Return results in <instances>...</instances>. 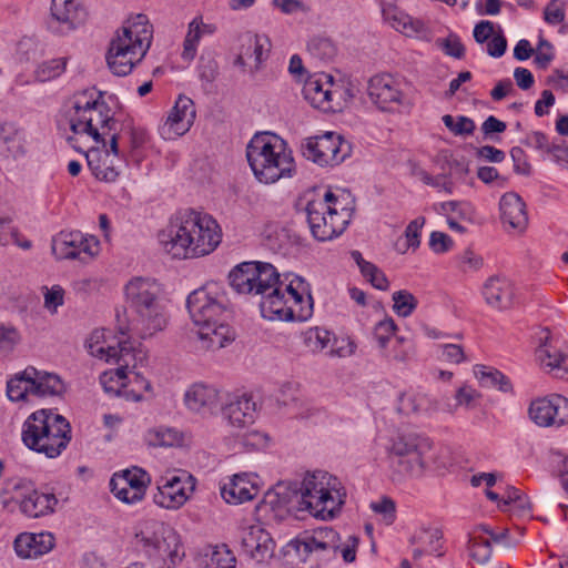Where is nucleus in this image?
<instances>
[{"mask_svg": "<svg viewBox=\"0 0 568 568\" xmlns=\"http://www.w3.org/2000/svg\"><path fill=\"white\" fill-rule=\"evenodd\" d=\"M221 229L209 214L185 210L176 213L159 235L163 250L175 258L210 254L221 243Z\"/></svg>", "mask_w": 568, "mask_h": 568, "instance_id": "f257e3e1", "label": "nucleus"}, {"mask_svg": "<svg viewBox=\"0 0 568 568\" xmlns=\"http://www.w3.org/2000/svg\"><path fill=\"white\" fill-rule=\"evenodd\" d=\"M226 293L216 282L194 290L186 298V308L199 327L197 336L205 349H220L235 339L234 329L225 322Z\"/></svg>", "mask_w": 568, "mask_h": 568, "instance_id": "f03ea898", "label": "nucleus"}, {"mask_svg": "<svg viewBox=\"0 0 568 568\" xmlns=\"http://www.w3.org/2000/svg\"><path fill=\"white\" fill-rule=\"evenodd\" d=\"M387 465L397 479L420 477L427 470L446 467L438 450L429 438L416 434H397L386 448Z\"/></svg>", "mask_w": 568, "mask_h": 568, "instance_id": "7ed1b4c3", "label": "nucleus"}, {"mask_svg": "<svg viewBox=\"0 0 568 568\" xmlns=\"http://www.w3.org/2000/svg\"><path fill=\"white\" fill-rule=\"evenodd\" d=\"M126 303L135 314L129 322L128 332L141 338L153 336L166 325L161 302V286L152 278H132L124 288Z\"/></svg>", "mask_w": 568, "mask_h": 568, "instance_id": "20e7f679", "label": "nucleus"}, {"mask_svg": "<svg viewBox=\"0 0 568 568\" xmlns=\"http://www.w3.org/2000/svg\"><path fill=\"white\" fill-rule=\"evenodd\" d=\"M104 338L105 331L95 329L87 339V347L91 355L116 365V368L100 375L103 390H121L128 386L129 369L142 364L146 358V353L141 347H135L131 341H119L115 345H104Z\"/></svg>", "mask_w": 568, "mask_h": 568, "instance_id": "39448f33", "label": "nucleus"}, {"mask_svg": "<svg viewBox=\"0 0 568 568\" xmlns=\"http://www.w3.org/2000/svg\"><path fill=\"white\" fill-rule=\"evenodd\" d=\"M21 438L29 449L48 458H57L71 442V426L62 415L40 409L23 423Z\"/></svg>", "mask_w": 568, "mask_h": 568, "instance_id": "423d86ee", "label": "nucleus"}, {"mask_svg": "<svg viewBox=\"0 0 568 568\" xmlns=\"http://www.w3.org/2000/svg\"><path fill=\"white\" fill-rule=\"evenodd\" d=\"M247 162L255 178L271 184L282 178H291L295 170L291 152L284 140L275 134H255L246 146Z\"/></svg>", "mask_w": 568, "mask_h": 568, "instance_id": "0eeeda50", "label": "nucleus"}, {"mask_svg": "<svg viewBox=\"0 0 568 568\" xmlns=\"http://www.w3.org/2000/svg\"><path fill=\"white\" fill-rule=\"evenodd\" d=\"M64 118L73 134H87L102 146H105V135L116 131L120 124L109 105L101 99V93L94 98L93 92L89 91L75 95Z\"/></svg>", "mask_w": 568, "mask_h": 568, "instance_id": "6e6552de", "label": "nucleus"}, {"mask_svg": "<svg viewBox=\"0 0 568 568\" xmlns=\"http://www.w3.org/2000/svg\"><path fill=\"white\" fill-rule=\"evenodd\" d=\"M152 41V26L146 16L138 14L129 19L122 32L111 41L106 62L115 75L129 74L133 67L146 54Z\"/></svg>", "mask_w": 568, "mask_h": 568, "instance_id": "1a4fd4ad", "label": "nucleus"}, {"mask_svg": "<svg viewBox=\"0 0 568 568\" xmlns=\"http://www.w3.org/2000/svg\"><path fill=\"white\" fill-rule=\"evenodd\" d=\"M261 314L270 321H307L313 314V300L305 281L295 276L288 284L278 282L262 296Z\"/></svg>", "mask_w": 568, "mask_h": 568, "instance_id": "9d476101", "label": "nucleus"}, {"mask_svg": "<svg viewBox=\"0 0 568 568\" xmlns=\"http://www.w3.org/2000/svg\"><path fill=\"white\" fill-rule=\"evenodd\" d=\"M346 491L341 480L326 473L307 474L301 487V510H307L315 518L333 519L345 503Z\"/></svg>", "mask_w": 568, "mask_h": 568, "instance_id": "9b49d317", "label": "nucleus"}, {"mask_svg": "<svg viewBox=\"0 0 568 568\" xmlns=\"http://www.w3.org/2000/svg\"><path fill=\"white\" fill-rule=\"evenodd\" d=\"M135 538L140 550L156 568H173L184 556L179 535L162 521L144 520Z\"/></svg>", "mask_w": 568, "mask_h": 568, "instance_id": "f8f14e48", "label": "nucleus"}, {"mask_svg": "<svg viewBox=\"0 0 568 568\" xmlns=\"http://www.w3.org/2000/svg\"><path fill=\"white\" fill-rule=\"evenodd\" d=\"M305 212L313 236L321 242L341 235L353 214L351 209L339 207L338 197L332 191H326L322 199L310 200Z\"/></svg>", "mask_w": 568, "mask_h": 568, "instance_id": "ddd939ff", "label": "nucleus"}, {"mask_svg": "<svg viewBox=\"0 0 568 568\" xmlns=\"http://www.w3.org/2000/svg\"><path fill=\"white\" fill-rule=\"evenodd\" d=\"M196 479L186 470H168L156 479L153 501L164 509H179L195 490Z\"/></svg>", "mask_w": 568, "mask_h": 568, "instance_id": "4468645a", "label": "nucleus"}, {"mask_svg": "<svg viewBox=\"0 0 568 568\" xmlns=\"http://www.w3.org/2000/svg\"><path fill=\"white\" fill-rule=\"evenodd\" d=\"M371 102L383 112H408L413 102L403 90V83L390 74L371 78L367 85Z\"/></svg>", "mask_w": 568, "mask_h": 568, "instance_id": "2eb2a0df", "label": "nucleus"}, {"mask_svg": "<svg viewBox=\"0 0 568 568\" xmlns=\"http://www.w3.org/2000/svg\"><path fill=\"white\" fill-rule=\"evenodd\" d=\"M306 160L321 166H335L351 155V144L335 132H326L320 136L307 138L301 145Z\"/></svg>", "mask_w": 568, "mask_h": 568, "instance_id": "dca6fc26", "label": "nucleus"}, {"mask_svg": "<svg viewBox=\"0 0 568 568\" xmlns=\"http://www.w3.org/2000/svg\"><path fill=\"white\" fill-rule=\"evenodd\" d=\"M338 541V534L333 528L324 527L296 539L294 546L302 561L320 566L336 555Z\"/></svg>", "mask_w": 568, "mask_h": 568, "instance_id": "f3484780", "label": "nucleus"}, {"mask_svg": "<svg viewBox=\"0 0 568 568\" xmlns=\"http://www.w3.org/2000/svg\"><path fill=\"white\" fill-rule=\"evenodd\" d=\"M150 483V475L144 469L132 467L113 474L110 488L119 500L132 505L143 499Z\"/></svg>", "mask_w": 568, "mask_h": 568, "instance_id": "a211bd4d", "label": "nucleus"}, {"mask_svg": "<svg viewBox=\"0 0 568 568\" xmlns=\"http://www.w3.org/2000/svg\"><path fill=\"white\" fill-rule=\"evenodd\" d=\"M528 412L530 419L538 426H560L568 422V399L551 393L532 400Z\"/></svg>", "mask_w": 568, "mask_h": 568, "instance_id": "6ab92c4d", "label": "nucleus"}, {"mask_svg": "<svg viewBox=\"0 0 568 568\" xmlns=\"http://www.w3.org/2000/svg\"><path fill=\"white\" fill-rule=\"evenodd\" d=\"M22 384H26L23 390H64L68 387L58 374L38 371L33 366H28L8 379L6 390H21Z\"/></svg>", "mask_w": 568, "mask_h": 568, "instance_id": "aec40b11", "label": "nucleus"}, {"mask_svg": "<svg viewBox=\"0 0 568 568\" xmlns=\"http://www.w3.org/2000/svg\"><path fill=\"white\" fill-rule=\"evenodd\" d=\"M98 250L94 237H85L79 231H62L52 240V252L57 258H78L82 254L92 257Z\"/></svg>", "mask_w": 568, "mask_h": 568, "instance_id": "412c9836", "label": "nucleus"}, {"mask_svg": "<svg viewBox=\"0 0 568 568\" xmlns=\"http://www.w3.org/2000/svg\"><path fill=\"white\" fill-rule=\"evenodd\" d=\"M87 11L77 0H52L48 28L52 32L65 33L84 22Z\"/></svg>", "mask_w": 568, "mask_h": 568, "instance_id": "4be33fe9", "label": "nucleus"}, {"mask_svg": "<svg viewBox=\"0 0 568 568\" xmlns=\"http://www.w3.org/2000/svg\"><path fill=\"white\" fill-rule=\"evenodd\" d=\"M222 498L232 505L254 499L260 493L258 476L255 474H234L220 485Z\"/></svg>", "mask_w": 568, "mask_h": 568, "instance_id": "5701e85b", "label": "nucleus"}, {"mask_svg": "<svg viewBox=\"0 0 568 568\" xmlns=\"http://www.w3.org/2000/svg\"><path fill=\"white\" fill-rule=\"evenodd\" d=\"M195 115L193 101L185 95H180L161 128L162 136L172 140L185 134L192 126Z\"/></svg>", "mask_w": 568, "mask_h": 568, "instance_id": "b1692460", "label": "nucleus"}, {"mask_svg": "<svg viewBox=\"0 0 568 568\" xmlns=\"http://www.w3.org/2000/svg\"><path fill=\"white\" fill-rule=\"evenodd\" d=\"M241 539L243 551L257 562L273 557L275 542L262 526L252 525L244 528Z\"/></svg>", "mask_w": 568, "mask_h": 568, "instance_id": "393cba45", "label": "nucleus"}, {"mask_svg": "<svg viewBox=\"0 0 568 568\" xmlns=\"http://www.w3.org/2000/svg\"><path fill=\"white\" fill-rule=\"evenodd\" d=\"M499 212L501 223L507 230L523 233L527 229L526 204L516 192H507L500 197Z\"/></svg>", "mask_w": 568, "mask_h": 568, "instance_id": "a878e982", "label": "nucleus"}, {"mask_svg": "<svg viewBox=\"0 0 568 568\" xmlns=\"http://www.w3.org/2000/svg\"><path fill=\"white\" fill-rule=\"evenodd\" d=\"M227 403L222 406L224 417L235 427H245L251 425L255 418L256 403L248 393H232Z\"/></svg>", "mask_w": 568, "mask_h": 568, "instance_id": "bb28decb", "label": "nucleus"}, {"mask_svg": "<svg viewBox=\"0 0 568 568\" xmlns=\"http://www.w3.org/2000/svg\"><path fill=\"white\" fill-rule=\"evenodd\" d=\"M55 538L49 531L22 532L13 542L16 554L23 559L37 558L52 550Z\"/></svg>", "mask_w": 568, "mask_h": 568, "instance_id": "cd10ccee", "label": "nucleus"}, {"mask_svg": "<svg viewBox=\"0 0 568 568\" xmlns=\"http://www.w3.org/2000/svg\"><path fill=\"white\" fill-rule=\"evenodd\" d=\"M443 532L437 527L422 526L416 529L410 537L413 548V558L418 559L424 555L443 556Z\"/></svg>", "mask_w": 568, "mask_h": 568, "instance_id": "c85d7f7f", "label": "nucleus"}, {"mask_svg": "<svg viewBox=\"0 0 568 568\" xmlns=\"http://www.w3.org/2000/svg\"><path fill=\"white\" fill-rule=\"evenodd\" d=\"M92 174L100 181L114 182L121 171V163L110 158V152L90 149L84 153Z\"/></svg>", "mask_w": 568, "mask_h": 568, "instance_id": "c756f323", "label": "nucleus"}, {"mask_svg": "<svg viewBox=\"0 0 568 568\" xmlns=\"http://www.w3.org/2000/svg\"><path fill=\"white\" fill-rule=\"evenodd\" d=\"M58 505L55 495L48 490L33 489L20 501V510L31 518L50 515Z\"/></svg>", "mask_w": 568, "mask_h": 568, "instance_id": "7c9ffc66", "label": "nucleus"}, {"mask_svg": "<svg viewBox=\"0 0 568 568\" xmlns=\"http://www.w3.org/2000/svg\"><path fill=\"white\" fill-rule=\"evenodd\" d=\"M483 295L491 307L507 308L510 306L514 295L511 283L505 277L491 276L484 284Z\"/></svg>", "mask_w": 568, "mask_h": 568, "instance_id": "2f4dec72", "label": "nucleus"}, {"mask_svg": "<svg viewBox=\"0 0 568 568\" xmlns=\"http://www.w3.org/2000/svg\"><path fill=\"white\" fill-rule=\"evenodd\" d=\"M480 393H437L430 398V412L453 413L458 407L471 408Z\"/></svg>", "mask_w": 568, "mask_h": 568, "instance_id": "473e14b6", "label": "nucleus"}, {"mask_svg": "<svg viewBox=\"0 0 568 568\" xmlns=\"http://www.w3.org/2000/svg\"><path fill=\"white\" fill-rule=\"evenodd\" d=\"M189 435L175 427L156 426L145 433V440L154 447H182L189 440Z\"/></svg>", "mask_w": 568, "mask_h": 568, "instance_id": "72a5a7b5", "label": "nucleus"}, {"mask_svg": "<svg viewBox=\"0 0 568 568\" xmlns=\"http://www.w3.org/2000/svg\"><path fill=\"white\" fill-rule=\"evenodd\" d=\"M504 534L496 535L488 526L478 527L476 535L469 540V551L474 560L479 564H486L491 557L490 539L500 541Z\"/></svg>", "mask_w": 568, "mask_h": 568, "instance_id": "f704fd0d", "label": "nucleus"}, {"mask_svg": "<svg viewBox=\"0 0 568 568\" xmlns=\"http://www.w3.org/2000/svg\"><path fill=\"white\" fill-rule=\"evenodd\" d=\"M291 497L292 494L286 486L277 485L273 489L266 491L258 508L264 511H273L274 517H283L292 510Z\"/></svg>", "mask_w": 568, "mask_h": 568, "instance_id": "c9c22d12", "label": "nucleus"}, {"mask_svg": "<svg viewBox=\"0 0 568 568\" xmlns=\"http://www.w3.org/2000/svg\"><path fill=\"white\" fill-rule=\"evenodd\" d=\"M326 85L329 87L331 84L326 82ZM324 87L325 83L322 82L321 78L312 77L304 83L303 95L314 108L328 111L332 109V91Z\"/></svg>", "mask_w": 568, "mask_h": 568, "instance_id": "e433bc0d", "label": "nucleus"}, {"mask_svg": "<svg viewBox=\"0 0 568 568\" xmlns=\"http://www.w3.org/2000/svg\"><path fill=\"white\" fill-rule=\"evenodd\" d=\"M473 372L478 381L479 387L494 388L497 390H509L514 387L510 379L493 366L477 364L474 366Z\"/></svg>", "mask_w": 568, "mask_h": 568, "instance_id": "4c0bfd02", "label": "nucleus"}, {"mask_svg": "<svg viewBox=\"0 0 568 568\" xmlns=\"http://www.w3.org/2000/svg\"><path fill=\"white\" fill-rule=\"evenodd\" d=\"M186 407L202 416H211L220 412L221 399L219 393H184Z\"/></svg>", "mask_w": 568, "mask_h": 568, "instance_id": "58836bf2", "label": "nucleus"}, {"mask_svg": "<svg viewBox=\"0 0 568 568\" xmlns=\"http://www.w3.org/2000/svg\"><path fill=\"white\" fill-rule=\"evenodd\" d=\"M536 361L538 365L551 373L556 372V377L566 378L568 376V369L564 366L568 355L557 349L556 347L550 348H536L535 352Z\"/></svg>", "mask_w": 568, "mask_h": 568, "instance_id": "ea45409f", "label": "nucleus"}, {"mask_svg": "<svg viewBox=\"0 0 568 568\" xmlns=\"http://www.w3.org/2000/svg\"><path fill=\"white\" fill-rule=\"evenodd\" d=\"M280 274L276 268L270 263L255 261V268H253V291L252 295H265L274 285L278 284Z\"/></svg>", "mask_w": 568, "mask_h": 568, "instance_id": "a19ab883", "label": "nucleus"}, {"mask_svg": "<svg viewBox=\"0 0 568 568\" xmlns=\"http://www.w3.org/2000/svg\"><path fill=\"white\" fill-rule=\"evenodd\" d=\"M236 559L225 546H211L205 549L200 559L201 568H235Z\"/></svg>", "mask_w": 568, "mask_h": 568, "instance_id": "79ce46f5", "label": "nucleus"}, {"mask_svg": "<svg viewBox=\"0 0 568 568\" xmlns=\"http://www.w3.org/2000/svg\"><path fill=\"white\" fill-rule=\"evenodd\" d=\"M0 144L13 156L26 154V138L22 130L13 123L0 124Z\"/></svg>", "mask_w": 568, "mask_h": 568, "instance_id": "37998d69", "label": "nucleus"}, {"mask_svg": "<svg viewBox=\"0 0 568 568\" xmlns=\"http://www.w3.org/2000/svg\"><path fill=\"white\" fill-rule=\"evenodd\" d=\"M396 410L403 415L430 412V397L427 393H399Z\"/></svg>", "mask_w": 568, "mask_h": 568, "instance_id": "c03bdc74", "label": "nucleus"}, {"mask_svg": "<svg viewBox=\"0 0 568 568\" xmlns=\"http://www.w3.org/2000/svg\"><path fill=\"white\" fill-rule=\"evenodd\" d=\"M253 268H255V261L240 263L230 272V285L237 294L252 295Z\"/></svg>", "mask_w": 568, "mask_h": 568, "instance_id": "a18cd8bd", "label": "nucleus"}, {"mask_svg": "<svg viewBox=\"0 0 568 568\" xmlns=\"http://www.w3.org/2000/svg\"><path fill=\"white\" fill-rule=\"evenodd\" d=\"M243 47L244 51L251 53L254 58V64L250 65V72L254 73L260 69L268 52V38L260 34H246Z\"/></svg>", "mask_w": 568, "mask_h": 568, "instance_id": "49530a36", "label": "nucleus"}, {"mask_svg": "<svg viewBox=\"0 0 568 568\" xmlns=\"http://www.w3.org/2000/svg\"><path fill=\"white\" fill-rule=\"evenodd\" d=\"M393 27L408 37H418L420 39H429V30L427 26L419 19L408 14L399 13L393 18Z\"/></svg>", "mask_w": 568, "mask_h": 568, "instance_id": "de8ad7c7", "label": "nucleus"}, {"mask_svg": "<svg viewBox=\"0 0 568 568\" xmlns=\"http://www.w3.org/2000/svg\"><path fill=\"white\" fill-rule=\"evenodd\" d=\"M307 50L313 58L323 62H328L336 55V47L333 41L322 37L311 39Z\"/></svg>", "mask_w": 568, "mask_h": 568, "instance_id": "09e8293b", "label": "nucleus"}, {"mask_svg": "<svg viewBox=\"0 0 568 568\" xmlns=\"http://www.w3.org/2000/svg\"><path fill=\"white\" fill-rule=\"evenodd\" d=\"M444 125L456 136H468L471 135L476 129V124L473 119L458 115L453 116L445 114L442 118Z\"/></svg>", "mask_w": 568, "mask_h": 568, "instance_id": "8fccbe9b", "label": "nucleus"}, {"mask_svg": "<svg viewBox=\"0 0 568 568\" xmlns=\"http://www.w3.org/2000/svg\"><path fill=\"white\" fill-rule=\"evenodd\" d=\"M393 302V310L400 317L412 315L418 305L417 298L406 290L394 292Z\"/></svg>", "mask_w": 568, "mask_h": 568, "instance_id": "3c124183", "label": "nucleus"}, {"mask_svg": "<svg viewBox=\"0 0 568 568\" xmlns=\"http://www.w3.org/2000/svg\"><path fill=\"white\" fill-rule=\"evenodd\" d=\"M67 60L64 58L52 59L38 65L36 78L40 82H47L58 78L65 70Z\"/></svg>", "mask_w": 568, "mask_h": 568, "instance_id": "603ef678", "label": "nucleus"}, {"mask_svg": "<svg viewBox=\"0 0 568 568\" xmlns=\"http://www.w3.org/2000/svg\"><path fill=\"white\" fill-rule=\"evenodd\" d=\"M303 341L311 352H321L331 341L329 332L320 327H312L303 334Z\"/></svg>", "mask_w": 568, "mask_h": 568, "instance_id": "864d4df0", "label": "nucleus"}, {"mask_svg": "<svg viewBox=\"0 0 568 568\" xmlns=\"http://www.w3.org/2000/svg\"><path fill=\"white\" fill-rule=\"evenodd\" d=\"M369 508L381 516L386 525L393 524L396 518V505L389 497H382L376 501H372Z\"/></svg>", "mask_w": 568, "mask_h": 568, "instance_id": "5fc2aeb1", "label": "nucleus"}, {"mask_svg": "<svg viewBox=\"0 0 568 568\" xmlns=\"http://www.w3.org/2000/svg\"><path fill=\"white\" fill-rule=\"evenodd\" d=\"M436 45L442 49L445 54L455 59H462L465 55V47L459 37L455 33H450L445 39H437Z\"/></svg>", "mask_w": 568, "mask_h": 568, "instance_id": "6e6d98bb", "label": "nucleus"}, {"mask_svg": "<svg viewBox=\"0 0 568 568\" xmlns=\"http://www.w3.org/2000/svg\"><path fill=\"white\" fill-rule=\"evenodd\" d=\"M201 38V29L200 26L194 21H192L189 26V32L184 40V48L182 52V57L186 61H191L196 53V45Z\"/></svg>", "mask_w": 568, "mask_h": 568, "instance_id": "4d7b16f0", "label": "nucleus"}, {"mask_svg": "<svg viewBox=\"0 0 568 568\" xmlns=\"http://www.w3.org/2000/svg\"><path fill=\"white\" fill-rule=\"evenodd\" d=\"M361 273L375 288L381 291H386L388 288L389 282L386 275L375 264H364V268Z\"/></svg>", "mask_w": 568, "mask_h": 568, "instance_id": "13d9d810", "label": "nucleus"}, {"mask_svg": "<svg viewBox=\"0 0 568 568\" xmlns=\"http://www.w3.org/2000/svg\"><path fill=\"white\" fill-rule=\"evenodd\" d=\"M440 213L448 214L454 213L462 220L470 221L474 210L473 206L467 202L448 201L439 204Z\"/></svg>", "mask_w": 568, "mask_h": 568, "instance_id": "bf43d9fd", "label": "nucleus"}, {"mask_svg": "<svg viewBox=\"0 0 568 568\" xmlns=\"http://www.w3.org/2000/svg\"><path fill=\"white\" fill-rule=\"evenodd\" d=\"M120 132H125L129 135L130 149L134 150L141 148L146 142V132L144 129L135 128L131 121H124L120 124Z\"/></svg>", "mask_w": 568, "mask_h": 568, "instance_id": "052dcab7", "label": "nucleus"}, {"mask_svg": "<svg viewBox=\"0 0 568 568\" xmlns=\"http://www.w3.org/2000/svg\"><path fill=\"white\" fill-rule=\"evenodd\" d=\"M565 3L561 0H550L544 9V20L551 26H557L565 20Z\"/></svg>", "mask_w": 568, "mask_h": 568, "instance_id": "680f3d73", "label": "nucleus"}, {"mask_svg": "<svg viewBox=\"0 0 568 568\" xmlns=\"http://www.w3.org/2000/svg\"><path fill=\"white\" fill-rule=\"evenodd\" d=\"M397 326L393 318L388 317L379 321L374 328V337L382 348H385L390 337L394 335Z\"/></svg>", "mask_w": 568, "mask_h": 568, "instance_id": "e2e57ef3", "label": "nucleus"}, {"mask_svg": "<svg viewBox=\"0 0 568 568\" xmlns=\"http://www.w3.org/2000/svg\"><path fill=\"white\" fill-rule=\"evenodd\" d=\"M554 60L552 45L546 39H540L535 52L534 63L540 70L548 68L549 63Z\"/></svg>", "mask_w": 568, "mask_h": 568, "instance_id": "0e129e2a", "label": "nucleus"}, {"mask_svg": "<svg viewBox=\"0 0 568 568\" xmlns=\"http://www.w3.org/2000/svg\"><path fill=\"white\" fill-rule=\"evenodd\" d=\"M425 224V217H417L409 222L405 230V237L407 241L406 248L412 247L416 250L419 247L420 241V231Z\"/></svg>", "mask_w": 568, "mask_h": 568, "instance_id": "69168bd1", "label": "nucleus"}, {"mask_svg": "<svg viewBox=\"0 0 568 568\" xmlns=\"http://www.w3.org/2000/svg\"><path fill=\"white\" fill-rule=\"evenodd\" d=\"M64 291L61 286L54 285L51 288H47L44 294V306L55 312L59 306L63 304Z\"/></svg>", "mask_w": 568, "mask_h": 568, "instance_id": "338daca9", "label": "nucleus"}, {"mask_svg": "<svg viewBox=\"0 0 568 568\" xmlns=\"http://www.w3.org/2000/svg\"><path fill=\"white\" fill-rule=\"evenodd\" d=\"M453 245L452 239L443 232L434 231L429 237V246L435 253L447 252Z\"/></svg>", "mask_w": 568, "mask_h": 568, "instance_id": "774afa93", "label": "nucleus"}]
</instances>
